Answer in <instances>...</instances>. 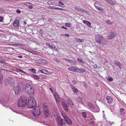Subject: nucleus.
<instances>
[{"label":"nucleus","instance_id":"nucleus-53","mask_svg":"<svg viewBox=\"0 0 126 126\" xmlns=\"http://www.w3.org/2000/svg\"><path fill=\"white\" fill-rule=\"evenodd\" d=\"M113 80V79L111 77L109 79H108V80L110 82L112 81Z\"/></svg>","mask_w":126,"mask_h":126},{"label":"nucleus","instance_id":"nucleus-22","mask_svg":"<svg viewBox=\"0 0 126 126\" xmlns=\"http://www.w3.org/2000/svg\"><path fill=\"white\" fill-rule=\"evenodd\" d=\"M65 120L67 123L69 125H71L72 124V122L70 119L68 118H66Z\"/></svg>","mask_w":126,"mask_h":126},{"label":"nucleus","instance_id":"nucleus-8","mask_svg":"<svg viewBox=\"0 0 126 126\" xmlns=\"http://www.w3.org/2000/svg\"><path fill=\"white\" fill-rule=\"evenodd\" d=\"M5 80L8 81V83L11 86H13L14 85V81L12 78H9L7 79H6Z\"/></svg>","mask_w":126,"mask_h":126},{"label":"nucleus","instance_id":"nucleus-23","mask_svg":"<svg viewBox=\"0 0 126 126\" xmlns=\"http://www.w3.org/2000/svg\"><path fill=\"white\" fill-rule=\"evenodd\" d=\"M114 63L119 67V68H121V64L119 61L116 60L114 61Z\"/></svg>","mask_w":126,"mask_h":126},{"label":"nucleus","instance_id":"nucleus-62","mask_svg":"<svg viewBox=\"0 0 126 126\" xmlns=\"http://www.w3.org/2000/svg\"><path fill=\"white\" fill-rule=\"evenodd\" d=\"M72 82L74 83L75 84H76V81L74 80H72Z\"/></svg>","mask_w":126,"mask_h":126},{"label":"nucleus","instance_id":"nucleus-32","mask_svg":"<svg viewBox=\"0 0 126 126\" xmlns=\"http://www.w3.org/2000/svg\"><path fill=\"white\" fill-rule=\"evenodd\" d=\"M81 13L84 14H86V15H89L90 13L89 12H87L86 10H84L83 9V11H82Z\"/></svg>","mask_w":126,"mask_h":126},{"label":"nucleus","instance_id":"nucleus-11","mask_svg":"<svg viewBox=\"0 0 126 126\" xmlns=\"http://www.w3.org/2000/svg\"><path fill=\"white\" fill-rule=\"evenodd\" d=\"M61 103L62 104L63 108L66 111H68V106L66 103L63 101H62L61 102Z\"/></svg>","mask_w":126,"mask_h":126},{"label":"nucleus","instance_id":"nucleus-37","mask_svg":"<svg viewBox=\"0 0 126 126\" xmlns=\"http://www.w3.org/2000/svg\"><path fill=\"white\" fill-rule=\"evenodd\" d=\"M5 60V59L4 58H2L1 57H0V62L2 63H5L4 62Z\"/></svg>","mask_w":126,"mask_h":126},{"label":"nucleus","instance_id":"nucleus-34","mask_svg":"<svg viewBox=\"0 0 126 126\" xmlns=\"http://www.w3.org/2000/svg\"><path fill=\"white\" fill-rule=\"evenodd\" d=\"M76 41L77 42H82L84 41V40L83 39L79 38H77L76 40Z\"/></svg>","mask_w":126,"mask_h":126},{"label":"nucleus","instance_id":"nucleus-7","mask_svg":"<svg viewBox=\"0 0 126 126\" xmlns=\"http://www.w3.org/2000/svg\"><path fill=\"white\" fill-rule=\"evenodd\" d=\"M116 35V33L114 32H110L109 34L107 39L109 40H111L115 37Z\"/></svg>","mask_w":126,"mask_h":126},{"label":"nucleus","instance_id":"nucleus-6","mask_svg":"<svg viewBox=\"0 0 126 126\" xmlns=\"http://www.w3.org/2000/svg\"><path fill=\"white\" fill-rule=\"evenodd\" d=\"M19 21L18 20L16 19L15 20L13 23V25L16 29H18L19 26Z\"/></svg>","mask_w":126,"mask_h":126},{"label":"nucleus","instance_id":"nucleus-19","mask_svg":"<svg viewBox=\"0 0 126 126\" xmlns=\"http://www.w3.org/2000/svg\"><path fill=\"white\" fill-rule=\"evenodd\" d=\"M76 68L75 67H68L67 68L68 70L76 72Z\"/></svg>","mask_w":126,"mask_h":126},{"label":"nucleus","instance_id":"nucleus-21","mask_svg":"<svg viewBox=\"0 0 126 126\" xmlns=\"http://www.w3.org/2000/svg\"><path fill=\"white\" fill-rule=\"evenodd\" d=\"M75 9L77 11L79 12H81L82 11H83V9L81 8L80 7L78 6H75Z\"/></svg>","mask_w":126,"mask_h":126},{"label":"nucleus","instance_id":"nucleus-42","mask_svg":"<svg viewBox=\"0 0 126 126\" xmlns=\"http://www.w3.org/2000/svg\"><path fill=\"white\" fill-rule=\"evenodd\" d=\"M77 60L80 63H81L82 64H84V62L82 60H81L80 59H79L78 58H77Z\"/></svg>","mask_w":126,"mask_h":126},{"label":"nucleus","instance_id":"nucleus-25","mask_svg":"<svg viewBox=\"0 0 126 126\" xmlns=\"http://www.w3.org/2000/svg\"><path fill=\"white\" fill-rule=\"evenodd\" d=\"M54 97L56 102H59L60 101V99L58 94H55Z\"/></svg>","mask_w":126,"mask_h":126},{"label":"nucleus","instance_id":"nucleus-54","mask_svg":"<svg viewBox=\"0 0 126 126\" xmlns=\"http://www.w3.org/2000/svg\"><path fill=\"white\" fill-rule=\"evenodd\" d=\"M92 66L94 68H96L97 67V65L95 64H93V65Z\"/></svg>","mask_w":126,"mask_h":126},{"label":"nucleus","instance_id":"nucleus-63","mask_svg":"<svg viewBox=\"0 0 126 126\" xmlns=\"http://www.w3.org/2000/svg\"><path fill=\"white\" fill-rule=\"evenodd\" d=\"M3 67H7V65L5 64H3Z\"/></svg>","mask_w":126,"mask_h":126},{"label":"nucleus","instance_id":"nucleus-20","mask_svg":"<svg viewBox=\"0 0 126 126\" xmlns=\"http://www.w3.org/2000/svg\"><path fill=\"white\" fill-rule=\"evenodd\" d=\"M38 72H40L42 73H44L47 74H49L48 71L44 69H43L41 70H40Z\"/></svg>","mask_w":126,"mask_h":126},{"label":"nucleus","instance_id":"nucleus-26","mask_svg":"<svg viewBox=\"0 0 126 126\" xmlns=\"http://www.w3.org/2000/svg\"><path fill=\"white\" fill-rule=\"evenodd\" d=\"M55 119L56 120V121L57 123L59 121H61V120L62 119L59 116H57L55 118Z\"/></svg>","mask_w":126,"mask_h":126},{"label":"nucleus","instance_id":"nucleus-29","mask_svg":"<svg viewBox=\"0 0 126 126\" xmlns=\"http://www.w3.org/2000/svg\"><path fill=\"white\" fill-rule=\"evenodd\" d=\"M82 98L81 97H78L77 98V100L78 101L80 102L82 104L83 102L82 101Z\"/></svg>","mask_w":126,"mask_h":126},{"label":"nucleus","instance_id":"nucleus-55","mask_svg":"<svg viewBox=\"0 0 126 126\" xmlns=\"http://www.w3.org/2000/svg\"><path fill=\"white\" fill-rule=\"evenodd\" d=\"M52 4L55 6H58V5H57V4L56 2H53L52 3Z\"/></svg>","mask_w":126,"mask_h":126},{"label":"nucleus","instance_id":"nucleus-58","mask_svg":"<svg viewBox=\"0 0 126 126\" xmlns=\"http://www.w3.org/2000/svg\"><path fill=\"white\" fill-rule=\"evenodd\" d=\"M61 28L63 29H65L66 30H67V28L66 27L63 26H62L61 27Z\"/></svg>","mask_w":126,"mask_h":126},{"label":"nucleus","instance_id":"nucleus-47","mask_svg":"<svg viewBox=\"0 0 126 126\" xmlns=\"http://www.w3.org/2000/svg\"><path fill=\"white\" fill-rule=\"evenodd\" d=\"M82 114L83 116L85 118L86 117V114L85 112H83L82 113Z\"/></svg>","mask_w":126,"mask_h":126},{"label":"nucleus","instance_id":"nucleus-27","mask_svg":"<svg viewBox=\"0 0 126 126\" xmlns=\"http://www.w3.org/2000/svg\"><path fill=\"white\" fill-rule=\"evenodd\" d=\"M108 2L111 5H114L115 4V2L114 0H109Z\"/></svg>","mask_w":126,"mask_h":126},{"label":"nucleus","instance_id":"nucleus-28","mask_svg":"<svg viewBox=\"0 0 126 126\" xmlns=\"http://www.w3.org/2000/svg\"><path fill=\"white\" fill-rule=\"evenodd\" d=\"M70 63L73 65H76L77 64V63L74 60H71Z\"/></svg>","mask_w":126,"mask_h":126},{"label":"nucleus","instance_id":"nucleus-31","mask_svg":"<svg viewBox=\"0 0 126 126\" xmlns=\"http://www.w3.org/2000/svg\"><path fill=\"white\" fill-rule=\"evenodd\" d=\"M120 112L121 115H124L125 114L124 110L123 108H121L120 109Z\"/></svg>","mask_w":126,"mask_h":126},{"label":"nucleus","instance_id":"nucleus-18","mask_svg":"<svg viewBox=\"0 0 126 126\" xmlns=\"http://www.w3.org/2000/svg\"><path fill=\"white\" fill-rule=\"evenodd\" d=\"M88 106L92 110H94V109L95 108L94 106L90 102H89L88 103Z\"/></svg>","mask_w":126,"mask_h":126},{"label":"nucleus","instance_id":"nucleus-46","mask_svg":"<svg viewBox=\"0 0 126 126\" xmlns=\"http://www.w3.org/2000/svg\"><path fill=\"white\" fill-rule=\"evenodd\" d=\"M5 11L2 9L0 8V14L4 13Z\"/></svg>","mask_w":126,"mask_h":126},{"label":"nucleus","instance_id":"nucleus-36","mask_svg":"<svg viewBox=\"0 0 126 126\" xmlns=\"http://www.w3.org/2000/svg\"><path fill=\"white\" fill-rule=\"evenodd\" d=\"M45 115L46 117H48V110L46 109L45 110Z\"/></svg>","mask_w":126,"mask_h":126},{"label":"nucleus","instance_id":"nucleus-16","mask_svg":"<svg viewBox=\"0 0 126 126\" xmlns=\"http://www.w3.org/2000/svg\"><path fill=\"white\" fill-rule=\"evenodd\" d=\"M44 61H45V60H43L40 59L39 60H36L35 61V62L36 63L41 64L43 63Z\"/></svg>","mask_w":126,"mask_h":126},{"label":"nucleus","instance_id":"nucleus-35","mask_svg":"<svg viewBox=\"0 0 126 126\" xmlns=\"http://www.w3.org/2000/svg\"><path fill=\"white\" fill-rule=\"evenodd\" d=\"M89 126H94L95 125L94 123V121H90L89 124Z\"/></svg>","mask_w":126,"mask_h":126},{"label":"nucleus","instance_id":"nucleus-4","mask_svg":"<svg viewBox=\"0 0 126 126\" xmlns=\"http://www.w3.org/2000/svg\"><path fill=\"white\" fill-rule=\"evenodd\" d=\"M32 112L35 117L39 116L41 113L40 109L37 107L34 108V109L32 111Z\"/></svg>","mask_w":126,"mask_h":126},{"label":"nucleus","instance_id":"nucleus-51","mask_svg":"<svg viewBox=\"0 0 126 126\" xmlns=\"http://www.w3.org/2000/svg\"><path fill=\"white\" fill-rule=\"evenodd\" d=\"M47 45V46H48L50 48H51L52 47V46H51L48 43H47L46 44Z\"/></svg>","mask_w":126,"mask_h":126},{"label":"nucleus","instance_id":"nucleus-50","mask_svg":"<svg viewBox=\"0 0 126 126\" xmlns=\"http://www.w3.org/2000/svg\"><path fill=\"white\" fill-rule=\"evenodd\" d=\"M19 71H20V72H21V73H25V74H26L27 75L28 74L26 73L24 71H23V70H19Z\"/></svg>","mask_w":126,"mask_h":126},{"label":"nucleus","instance_id":"nucleus-39","mask_svg":"<svg viewBox=\"0 0 126 126\" xmlns=\"http://www.w3.org/2000/svg\"><path fill=\"white\" fill-rule=\"evenodd\" d=\"M96 8H97V9H98L99 11H100L101 12H103V10H104V9L100 7H99L98 6H96Z\"/></svg>","mask_w":126,"mask_h":126},{"label":"nucleus","instance_id":"nucleus-14","mask_svg":"<svg viewBox=\"0 0 126 126\" xmlns=\"http://www.w3.org/2000/svg\"><path fill=\"white\" fill-rule=\"evenodd\" d=\"M0 103L2 104V105L5 107H6L7 106V101L4 100L0 101Z\"/></svg>","mask_w":126,"mask_h":126},{"label":"nucleus","instance_id":"nucleus-38","mask_svg":"<svg viewBox=\"0 0 126 126\" xmlns=\"http://www.w3.org/2000/svg\"><path fill=\"white\" fill-rule=\"evenodd\" d=\"M29 71L34 73H36L35 70L34 68L30 69Z\"/></svg>","mask_w":126,"mask_h":126},{"label":"nucleus","instance_id":"nucleus-24","mask_svg":"<svg viewBox=\"0 0 126 126\" xmlns=\"http://www.w3.org/2000/svg\"><path fill=\"white\" fill-rule=\"evenodd\" d=\"M26 3V5L28 6V8L30 9H32L33 8V7L32 6V3Z\"/></svg>","mask_w":126,"mask_h":126},{"label":"nucleus","instance_id":"nucleus-1","mask_svg":"<svg viewBox=\"0 0 126 126\" xmlns=\"http://www.w3.org/2000/svg\"><path fill=\"white\" fill-rule=\"evenodd\" d=\"M37 106V103L33 97H30L29 99L28 107L30 109L35 108Z\"/></svg>","mask_w":126,"mask_h":126},{"label":"nucleus","instance_id":"nucleus-9","mask_svg":"<svg viewBox=\"0 0 126 126\" xmlns=\"http://www.w3.org/2000/svg\"><path fill=\"white\" fill-rule=\"evenodd\" d=\"M86 72L85 69V68L83 69L81 68H76V72L78 73H83Z\"/></svg>","mask_w":126,"mask_h":126},{"label":"nucleus","instance_id":"nucleus-5","mask_svg":"<svg viewBox=\"0 0 126 126\" xmlns=\"http://www.w3.org/2000/svg\"><path fill=\"white\" fill-rule=\"evenodd\" d=\"M95 38L96 42L99 44H100L101 42H103V37L99 34L96 35Z\"/></svg>","mask_w":126,"mask_h":126},{"label":"nucleus","instance_id":"nucleus-30","mask_svg":"<svg viewBox=\"0 0 126 126\" xmlns=\"http://www.w3.org/2000/svg\"><path fill=\"white\" fill-rule=\"evenodd\" d=\"M58 124L59 126H62L64 123H63V119L61 120V121H59L58 122Z\"/></svg>","mask_w":126,"mask_h":126},{"label":"nucleus","instance_id":"nucleus-40","mask_svg":"<svg viewBox=\"0 0 126 126\" xmlns=\"http://www.w3.org/2000/svg\"><path fill=\"white\" fill-rule=\"evenodd\" d=\"M72 89L73 91L74 92L77 93L78 92V90L74 86H73V87L72 88Z\"/></svg>","mask_w":126,"mask_h":126},{"label":"nucleus","instance_id":"nucleus-57","mask_svg":"<svg viewBox=\"0 0 126 126\" xmlns=\"http://www.w3.org/2000/svg\"><path fill=\"white\" fill-rule=\"evenodd\" d=\"M3 18L2 17H0V22H2L3 20Z\"/></svg>","mask_w":126,"mask_h":126},{"label":"nucleus","instance_id":"nucleus-64","mask_svg":"<svg viewBox=\"0 0 126 126\" xmlns=\"http://www.w3.org/2000/svg\"><path fill=\"white\" fill-rule=\"evenodd\" d=\"M69 35L67 34H66L65 35V36L66 37H69Z\"/></svg>","mask_w":126,"mask_h":126},{"label":"nucleus","instance_id":"nucleus-49","mask_svg":"<svg viewBox=\"0 0 126 126\" xmlns=\"http://www.w3.org/2000/svg\"><path fill=\"white\" fill-rule=\"evenodd\" d=\"M54 59V61L58 63H59L60 62V61L58 60V59L56 58Z\"/></svg>","mask_w":126,"mask_h":126},{"label":"nucleus","instance_id":"nucleus-41","mask_svg":"<svg viewBox=\"0 0 126 126\" xmlns=\"http://www.w3.org/2000/svg\"><path fill=\"white\" fill-rule=\"evenodd\" d=\"M58 3L59 4L58 5V6H59L61 7H62V5H63V2L61 1H59L58 2Z\"/></svg>","mask_w":126,"mask_h":126},{"label":"nucleus","instance_id":"nucleus-48","mask_svg":"<svg viewBox=\"0 0 126 126\" xmlns=\"http://www.w3.org/2000/svg\"><path fill=\"white\" fill-rule=\"evenodd\" d=\"M62 115L63 117H64V119H65L66 118H67V117L66 115L64 113H62Z\"/></svg>","mask_w":126,"mask_h":126},{"label":"nucleus","instance_id":"nucleus-12","mask_svg":"<svg viewBox=\"0 0 126 126\" xmlns=\"http://www.w3.org/2000/svg\"><path fill=\"white\" fill-rule=\"evenodd\" d=\"M14 90L15 94H18L19 93L20 91H21V89L19 88L17 86L15 87H14Z\"/></svg>","mask_w":126,"mask_h":126},{"label":"nucleus","instance_id":"nucleus-15","mask_svg":"<svg viewBox=\"0 0 126 126\" xmlns=\"http://www.w3.org/2000/svg\"><path fill=\"white\" fill-rule=\"evenodd\" d=\"M83 22L84 24L86 25L89 27H91V23L90 22L86 20H83Z\"/></svg>","mask_w":126,"mask_h":126},{"label":"nucleus","instance_id":"nucleus-33","mask_svg":"<svg viewBox=\"0 0 126 126\" xmlns=\"http://www.w3.org/2000/svg\"><path fill=\"white\" fill-rule=\"evenodd\" d=\"M33 78L37 80L39 78V77L37 75L35 74L33 75L32 76Z\"/></svg>","mask_w":126,"mask_h":126},{"label":"nucleus","instance_id":"nucleus-60","mask_svg":"<svg viewBox=\"0 0 126 126\" xmlns=\"http://www.w3.org/2000/svg\"><path fill=\"white\" fill-rule=\"evenodd\" d=\"M51 48H52H52L54 49L55 50H56V49H57V48H56V47H55L54 46H53V47L52 46V47Z\"/></svg>","mask_w":126,"mask_h":126},{"label":"nucleus","instance_id":"nucleus-3","mask_svg":"<svg viewBox=\"0 0 126 126\" xmlns=\"http://www.w3.org/2000/svg\"><path fill=\"white\" fill-rule=\"evenodd\" d=\"M25 92L29 94H33L34 91L33 87L28 83L25 84Z\"/></svg>","mask_w":126,"mask_h":126},{"label":"nucleus","instance_id":"nucleus-43","mask_svg":"<svg viewBox=\"0 0 126 126\" xmlns=\"http://www.w3.org/2000/svg\"><path fill=\"white\" fill-rule=\"evenodd\" d=\"M71 24L66 23L65 24V25L68 27H70L71 26Z\"/></svg>","mask_w":126,"mask_h":126},{"label":"nucleus","instance_id":"nucleus-56","mask_svg":"<svg viewBox=\"0 0 126 126\" xmlns=\"http://www.w3.org/2000/svg\"><path fill=\"white\" fill-rule=\"evenodd\" d=\"M16 12L17 14H19L21 12V11L19 10H17Z\"/></svg>","mask_w":126,"mask_h":126},{"label":"nucleus","instance_id":"nucleus-45","mask_svg":"<svg viewBox=\"0 0 126 126\" xmlns=\"http://www.w3.org/2000/svg\"><path fill=\"white\" fill-rule=\"evenodd\" d=\"M31 53L35 55H37L38 54V53H36L35 51H32Z\"/></svg>","mask_w":126,"mask_h":126},{"label":"nucleus","instance_id":"nucleus-17","mask_svg":"<svg viewBox=\"0 0 126 126\" xmlns=\"http://www.w3.org/2000/svg\"><path fill=\"white\" fill-rule=\"evenodd\" d=\"M106 98L107 100H108V103H111L113 101L112 99L109 96H107Z\"/></svg>","mask_w":126,"mask_h":126},{"label":"nucleus","instance_id":"nucleus-2","mask_svg":"<svg viewBox=\"0 0 126 126\" xmlns=\"http://www.w3.org/2000/svg\"><path fill=\"white\" fill-rule=\"evenodd\" d=\"M27 99L25 96H21L18 102V105L19 107H24L27 104Z\"/></svg>","mask_w":126,"mask_h":126},{"label":"nucleus","instance_id":"nucleus-44","mask_svg":"<svg viewBox=\"0 0 126 126\" xmlns=\"http://www.w3.org/2000/svg\"><path fill=\"white\" fill-rule=\"evenodd\" d=\"M106 22L109 24H112V22H111L110 20L109 19H108L106 21Z\"/></svg>","mask_w":126,"mask_h":126},{"label":"nucleus","instance_id":"nucleus-52","mask_svg":"<svg viewBox=\"0 0 126 126\" xmlns=\"http://www.w3.org/2000/svg\"><path fill=\"white\" fill-rule=\"evenodd\" d=\"M62 59L64 60L65 61H66L67 62H68V60L69 59H67L66 58H63Z\"/></svg>","mask_w":126,"mask_h":126},{"label":"nucleus","instance_id":"nucleus-59","mask_svg":"<svg viewBox=\"0 0 126 126\" xmlns=\"http://www.w3.org/2000/svg\"><path fill=\"white\" fill-rule=\"evenodd\" d=\"M51 8L52 9H54V10H56V9L58 10V8L55 7H53Z\"/></svg>","mask_w":126,"mask_h":126},{"label":"nucleus","instance_id":"nucleus-61","mask_svg":"<svg viewBox=\"0 0 126 126\" xmlns=\"http://www.w3.org/2000/svg\"><path fill=\"white\" fill-rule=\"evenodd\" d=\"M58 9L61 11L64 10V9L62 8H58Z\"/></svg>","mask_w":126,"mask_h":126},{"label":"nucleus","instance_id":"nucleus-13","mask_svg":"<svg viewBox=\"0 0 126 126\" xmlns=\"http://www.w3.org/2000/svg\"><path fill=\"white\" fill-rule=\"evenodd\" d=\"M66 101L68 105L71 107H72L74 105V104L72 100L70 99H67Z\"/></svg>","mask_w":126,"mask_h":126},{"label":"nucleus","instance_id":"nucleus-10","mask_svg":"<svg viewBox=\"0 0 126 126\" xmlns=\"http://www.w3.org/2000/svg\"><path fill=\"white\" fill-rule=\"evenodd\" d=\"M17 87L20 89L21 91H23L24 89V85L22 82H19L18 84Z\"/></svg>","mask_w":126,"mask_h":126}]
</instances>
